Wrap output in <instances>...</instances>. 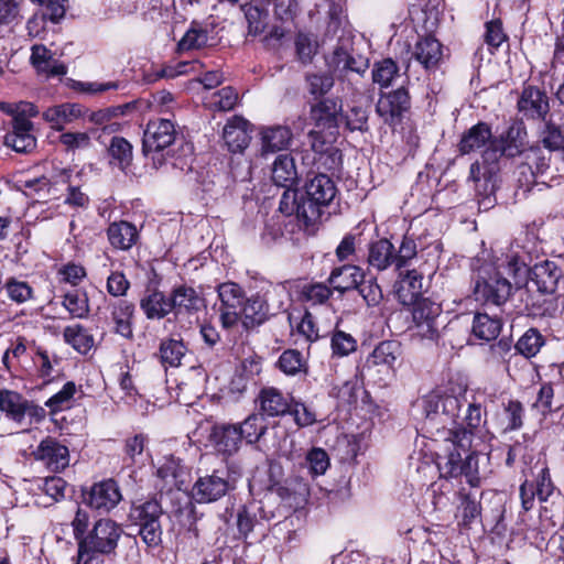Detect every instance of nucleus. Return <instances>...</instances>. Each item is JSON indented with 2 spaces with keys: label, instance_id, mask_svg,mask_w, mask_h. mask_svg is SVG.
Here are the masks:
<instances>
[{
  "label": "nucleus",
  "instance_id": "f257e3e1",
  "mask_svg": "<svg viewBox=\"0 0 564 564\" xmlns=\"http://www.w3.org/2000/svg\"><path fill=\"white\" fill-rule=\"evenodd\" d=\"M423 409L427 417L440 416L444 424L453 425L448 435L454 436V444L465 452L471 448L474 431L482 423L481 402L475 395L468 398L466 389L460 388L457 392H434L424 398Z\"/></svg>",
  "mask_w": 564,
  "mask_h": 564
},
{
  "label": "nucleus",
  "instance_id": "f03ea898",
  "mask_svg": "<svg viewBox=\"0 0 564 564\" xmlns=\"http://www.w3.org/2000/svg\"><path fill=\"white\" fill-rule=\"evenodd\" d=\"M338 189L334 180L325 173H308L303 186L301 216L304 218V230L313 234L321 221L324 208L328 207Z\"/></svg>",
  "mask_w": 564,
  "mask_h": 564
},
{
  "label": "nucleus",
  "instance_id": "7ed1b4c3",
  "mask_svg": "<svg viewBox=\"0 0 564 564\" xmlns=\"http://www.w3.org/2000/svg\"><path fill=\"white\" fill-rule=\"evenodd\" d=\"M123 529L110 518L96 520L77 547L75 564H91L99 556L116 554Z\"/></svg>",
  "mask_w": 564,
  "mask_h": 564
},
{
  "label": "nucleus",
  "instance_id": "20e7f679",
  "mask_svg": "<svg viewBox=\"0 0 564 564\" xmlns=\"http://www.w3.org/2000/svg\"><path fill=\"white\" fill-rule=\"evenodd\" d=\"M519 159L514 170L517 195L527 197L534 189L541 192L549 187L545 178L551 167V153L531 145Z\"/></svg>",
  "mask_w": 564,
  "mask_h": 564
},
{
  "label": "nucleus",
  "instance_id": "39448f33",
  "mask_svg": "<svg viewBox=\"0 0 564 564\" xmlns=\"http://www.w3.org/2000/svg\"><path fill=\"white\" fill-rule=\"evenodd\" d=\"M445 442V453L438 454L436 459L441 477L448 479L465 476L471 487H477L480 480L477 454L470 452V448L465 452L454 444V436L448 435Z\"/></svg>",
  "mask_w": 564,
  "mask_h": 564
},
{
  "label": "nucleus",
  "instance_id": "423d86ee",
  "mask_svg": "<svg viewBox=\"0 0 564 564\" xmlns=\"http://www.w3.org/2000/svg\"><path fill=\"white\" fill-rule=\"evenodd\" d=\"M530 147L523 121H514L482 150L481 159L486 163L498 164L502 156L508 159L520 158Z\"/></svg>",
  "mask_w": 564,
  "mask_h": 564
},
{
  "label": "nucleus",
  "instance_id": "0eeeda50",
  "mask_svg": "<svg viewBox=\"0 0 564 564\" xmlns=\"http://www.w3.org/2000/svg\"><path fill=\"white\" fill-rule=\"evenodd\" d=\"M512 290V283L491 265L479 268L474 278V297L485 305H503Z\"/></svg>",
  "mask_w": 564,
  "mask_h": 564
},
{
  "label": "nucleus",
  "instance_id": "6e6552de",
  "mask_svg": "<svg viewBox=\"0 0 564 564\" xmlns=\"http://www.w3.org/2000/svg\"><path fill=\"white\" fill-rule=\"evenodd\" d=\"M162 506L156 499L132 503L130 507L128 519L139 528L138 534L149 547H158L162 543Z\"/></svg>",
  "mask_w": 564,
  "mask_h": 564
},
{
  "label": "nucleus",
  "instance_id": "1a4fd4ad",
  "mask_svg": "<svg viewBox=\"0 0 564 564\" xmlns=\"http://www.w3.org/2000/svg\"><path fill=\"white\" fill-rule=\"evenodd\" d=\"M176 129L169 119H156L148 122L143 133L142 149L151 159L155 167L165 163V155L170 154V147L175 142Z\"/></svg>",
  "mask_w": 564,
  "mask_h": 564
},
{
  "label": "nucleus",
  "instance_id": "9d476101",
  "mask_svg": "<svg viewBox=\"0 0 564 564\" xmlns=\"http://www.w3.org/2000/svg\"><path fill=\"white\" fill-rule=\"evenodd\" d=\"M0 411L7 419L19 425L31 426L42 422L46 416L43 406L8 389L0 390Z\"/></svg>",
  "mask_w": 564,
  "mask_h": 564
},
{
  "label": "nucleus",
  "instance_id": "9b49d317",
  "mask_svg": "<svg viewBox=\"0 0 564 564\" xmlns=\"http://www.w3.org/2000/svg\"><path fill=\"white\" fill-rule=\"evenodd\" d=\"M220 300L219 319L226 329L238 325L242 317L246 294L242 288L235 282H225L217 288Z\"/></svg>",
  "mask_w": 564,
  "mask_h": 564
},
{
  "label": "nucleus",
  "instance_id": "f8f14e48",
  "mask_svg": "<svg viewBox=\"0 0 564 564\" xmlns=\"http://www.w3.org/2000/svg\"><path fill=\"white\" fill-rule=\"evenodd\" d=\"M410 109L411 97L404 87L381 94L376 105L377 115L392 129L403 122Z\"/></svg>",
  "mask_w": 564,
  "mask_h": 564
},
{
  "label": "nucleus",
  "instance_id": "ddd939ff",
  "mask_svg": "<svg viewBox=\"0 0 564 564\" xmlns=\"http://www.w3.org/2000/svg\"><path fill=\"white\" fill-rule=\"evenodd\" d=\"M517 110L521 120L545 121L550 113V99L546 91L533 85L524 86L517 100Z\"/></svg>",
  "mask_w": 564,
  "mask_h": 564
},
{
  "label": "nucleus",
  "instance_id": "4468645a",
  "mask_svg": "<svg viewBox=\"0 0 564 564\" xmlns=\"http://www.w3.org/2000/svg\"><path fill=\"white\" fill-rule=\"evenodd\" d=\"M341 110L343 104L339 98H322L311 106L310 119L316 129L326 131L329 138L336 139Z\"/></svg>",
  "mask_w": 564,
  "mask_h": 564
},
{
  "label": "nucleus",
  "instance_id": "2eb2a0df",
  "mask_svg": "<svg viewBox=\"0 0 564 564\" xmlns=\"http://www.w3.org/2000/svg\"><path fill=\"white\" fill-rule=\"evenodd\" d=\"M85 502L100 513H109L122 500V494L115 479L95 482L84 496Z\"/></svg>",
  "mask_w": 564,
  "mask_h": 564
},
{
  "label": "nucleus",
  "instance_id": "dca6fc26",
  "mask_svg": "<svg viewBox=\"0 0 564 564\" xmlns=\"http://www.w3.org/2000/svg\"><path fill=\"white\" fill-rule=\"evenodd\" d=\"M292 395L275 387H263L254 402L259 413L264 417H281L286 415L292 406Z\"/></svg>",
  "mask_w": 564,
  "mask_h": 564
},
{
  "label": "nucleus",
  "instance_id": "f3484780",
  "mask_svg": "<svg viewBox=\"0 0 564 564\" xmlns=\"http://www.w3.org/2000/svg\"><path fill=\"white\" fill-rule=\"evenodd\" d=\"M3 144L17 153H31L36 148L33 122L24 120L22 117L12 118L10 130L3 138Z\"/></svg>",
  "mask_w": 564,
  "mask_h": 564
},
{
  "label": "nucleus",
  "instance_id": "a211bd4d",
  "mask_svg": "<svg viewBox=\"0 0 564 564\" xmlns=\"http://www.w3.org/2000/svg\"><path fill=\"white\" fill-rule=\"evenodd\" d=\"M285 288L282 284L272 285L265 291L264 295L259 293L252 295L250 299L245 300L242 315L245 317L243 325L249 327L250 325H260L264 323L275 312L271 310L268 303V296L270 294L284 293Z\"/></svg>",
  "mask_w": 564,
  "mask_h": 564
},
{
  "label": "nucleus",
  "instance_id": "6ab92c4d",
  "mask_svg": "<svg viewBox=\"0 0 564 564\" xmlns=\"http://www.w3.org/2000/svg\"><path fill=\"white\" fill-rule=\"evenodd\" d=\"M398 280L394 284V293L399 302L403 305H412L419 302L424 292L423 273L416 269H401Z\"/></svg>",
  "mask_w": 564,
  "mask_h": 564
},
{
  "label": "nucleus",
  "instance_id": "aec40b11",
  "mask_svg": "<svg viewBox=\"0 0 564 564\" xmlns=\"http://www.w3.org/2000/svg\"><path fill=\"white\" fill-rule=\"evenodd\" d=\"M230 489L228 478L214 471L210 475L200 476L192 488L193 498L199 503H208L219 500Z\"/></svg>",
  "mask_w": 564,
  "mask_h": 564
},
{
  "label": "nucleus",
  "instance_id": "412c9836",
  "mask_svg": "<svg viewBox=\"0 0 564 564\" xmlns=\"http://www.w3.org/2000/svg\"><path fill=\"white\" fill-rule=\"evenodd\" d=\"M34 458L42 462L51 471L58 473L69 464V451L53 437H45L33 452Z\"/></svg>",
  "mask_w": 564,
  "mask_h": 564
},
{
  "label": "nucleus",
  "instance_id": "4be33fe9",
  "mask_svg": "<svg viewBox=\"0 0 564 564\" xmlns=\"http://www.w3.org/2000/svg\"><path fill=\"white\" fill-rule=\"evenodd\" d=\"M402 346L398 340H383L379 343L372 352L367 357L365 367L372 369L383 367L387 370H394L402 360Z\"/></svg>",
  "mask_w": 564,
  "mask_h": 564
},
{
  "label": "nucleus",
  "instance_id": "5701e85b",
  "mask_svg": "<svg viewBox=\"0 0 564 564\" xmlns=\"http://www.w3.org/2000/svg\"><path fill=\"white\" fill-rule=\"evenodd\" d=\"M209 440L215 449L224 456L236 454L242 443L238 424L223 423L213 426Z\"/></svg>",
  "mask_w": 564,
  "mask_h": 564
},
{
  "label": "nucleus",
  "instance_id": "b1692460",
  "mask_svg": "<svg viewBox=\"0 0 564 564\" xmlns=\"http://www.w3.org/2000/svg\"><path fill=\"white\" fill-rule=\"evenodd\" d=\"M329 65L341 72L362 74L368 68V59L354 55L349 40H340L332 53Z\"/></svg>",
  "mask_w": 564,
  "mask_h": 564
},
{
  "label": "nucleus",
  "instance_id": "393cba45",
  "mask_svg": "<svg viewBox=\"0 0 564 564\" xmlns=\"http://www.w3.org/2000/svg\"><path fill=\"white\" fill-rule=\"evenodd\" d=\"M412 56L426 72H435L443 61V45L432 35L421 37L413 47Z\"/></svg>",
  "mask_w": 564,
  "mask_h": 564
},
{
  "label": "nucleus",
  "instance_id": "a878e982",
  "mask_svg": "<svg viewBox=\"0 0 564 564\" xmlns=\"http://www.w3.org/2000/svg\"><path fill=\"white\" fill-rule=\"evenodd\" d=\"M562 276L561 268L550 260L535 263L530 270L531 281L542 294H554Z\"/></svg>",
  "mask_w": 564,
  "mask_h": 564
},
{
  "label": "nucleus",
  "instance_id": "bb28decb",
  "mask_svg": "<svg viewBox=\"0 0 564 564\" xmlns=\"http://www.w3.org/2000/svg\"><path fill=\"white\" fill-rule=\"evenodd\" d=\"M308 139L312 150L321 154L322 165L330 171L339 170L341 166V152L334 147L327 145L336 139L329 138L326 131L319 129L311 131Z\"/></svg>",
  "mask_w": 564,
  "mask_h": 564
},
{
  "label": "nucleus",
  "instance_id": "cd10ccee",
  "mask_svg": "<svg viewBox=\"0 0 564 564\" xmlns=\"http://www.w3.org/2000/svg\"><path fill=\"white\" fill-rule=\"evenodd\" d=\"M85 115L86 110L79 104L64 102L48 107L43 111L42 118L51 124L52 129L62 132L67 124L76 121Z\"/></svg>",
  "mask_w": 564,
  "mask_h": 564
},
{
  "label": "nucleus",
  "instance_id": "c85d7f7f",
  "mask_svg": "<svg viewBox=\"0 0 564 564\" xmlns=\"http://www.w3.org/2000/svg\"><path fill=\"white\" fill-rule=\"evenodd\" d=\"M292 139L293 133L288 126L274 124L262 127L260 130L261 152L267 154L286 150Z\"/></svg>",
  "mask_w": 564,
  "mask_h": 564
},
{
  "label": "nucleus",
  "instance_id": "c756f323",
  "mask_svg": "<svg viewBox=\"0 0 564 564\" xmlns=\"http://www.w3.org/2000/svg\"><path fill=\"white\" fill-rule=\"evenodd\" d=\"M494 139L490 126L480 121L463 133L458 143V151L464 155L480 149L485 150Z\"/></svg>",
  "mask_w": 564,
  "mask_h": 564
},
{
  "label": "nucleus",
  "instance_id": "7c9ffc66",
  "mask_svg": "<svg viewBox=\"0 0 564 564\" xmlns=\"http://www.w3.org/2000/svg\"><path fill=\"white\" fill-rule=\"evenodd\" d=\"M249 127L250 123L241 117H234L226 123L223 138L229 151L242 152L249 145L251 140Z\"/></svg>",
  "mask_w": 564,
  "mask_h": 564
},
{
  "label": "nucleus",
  "instance_id": "2f4dec72",
  "mask_svg": "<svg viewBox=\"0 0 564 564\" xmlns=\"http://www.w3.org/2000/svg\"><path fill=\"white\" fill-rule=\"evenodd\" d=\"M368 267L382 272L390 268L395 267V248L393 243L387 239L381 238L368 245L367 254Z\"/></svg>",
  "mask_w": 564,
  "mask_h": 564
},
{
  "label": "nucleus",
  "instance_id": "473e14b6",
  "mask_svg": "<svg viewBox=\"0 0 564 564\" xmlns=\"http://www.w3.org/2000/svg\"><path fill=\"white\" fill-rule=\"evenodd\" d=\"M107 237L115 249L127 251L138 242L139 231L133 224L120 220L108 226Z\"/></svg>",
  "mask_w": 564,
  "mask_h": 564
},
{
  "label": "nucleus",
  "instance_id": "72a5a7b5",
  "mask_svg": "<svg viewBox=\"0 0 564 564\" xmlns=\"http://www.w3.org/2000/svg\"><path fill=\"white\" fill-rule=\"evenodd\" d=\"M364 278L365 273L361 268L354 264H344L335 268L327 281L334 290L344 293L357 289Z\"/></svg>",
  "mask_w": 564,
  "mask_h": 564
},
{
  "label": "nucleus",
  "instance_id": "f704fd0d",
  "mask_svg": "<svg viewBox=\"0 0 564 564\" xmlns=\"http://www.w3.org/2000/svg\"><path fill=\"white\" fill-rule=\"evenodd\" d=\"M31 64L39 73L48 77L63 76L67 73V67L53 57L52 52L42 44H35L31 48Z\"/></svg>",
  "mask_w": 564,
  "mask_h": 564
},
{
  "label": "nucleus",
  "instance_id": "c9c22d12",
  "mask_svg": "<svg viewBox=\"0 0 564 564\" xmlns=\"http://www.w3.org/2000/svg\"><path fill=\"white\" fill-rule=\"evenodd\" d=\"M172 312L176 314L197 312L203 305V297L191 286L180 285L171 292Z\"/></svg>",
  "mask_w": 564,
  "mask_h": 564
},
{
  "label": "nucleus",
  "instance_id": "e433bc0d",
  "mask_svg": "<svg viewBox=\"0 0 564 564\" xmlns=\"http://www.w3.org/2000/svg\"><path fill=\"white\" fill-rule=\"evenodd\" d=\"M134 313L133 303L127 300H119L111 304V321L115 324V333L124 338H132V317Z\"/></svg>",
  "mask_w": 564,
  "mask_h": 564
},
{
  "label": "nucleus",
  "instance_id": "4c0bfd02",
  "mask_svg": "<svg viewBox=\"0 0 564 564\" xmlns=\"http://www.w3.org/2000/svg\"><path fill=\"white\" fill-rule=\"evenodd\" d=\"M140 307L149 319H161L172 312L171 297L159 290L150 291L140 301Z\"/></svg>",
  "mask_w": 564,
  "mask_h": 564
},
{
  "label": "nucleus",
  "instance_id": "58836bf2",
  "mask_svg": "<svg viewBox=\"0 0 564 564\" xmlns=\"http://www.w3.org/2000/svg\"><path fill=\"white\" fill-rule=\"evenodd\" d=\"M272 181L275 185L291 188L297 181L295 161L290 154H280L272 165Z\"/></svg>",
  "mask_w": 564,
  "mask_h": 564
},
{
  "label": "nucleus",
  "instance_id": "ea45409f",
  "mask_svg": "<svg viewBox=\"0 0 564 564\" xmlns=\"http://www.w3.org/2000/svg\"><path fill=\"white\" fill-rule=\"evenodd\" d=\"M186 352L187 347L183 339L169 337L161 340L156 356L161 365L166 369L167 367H180Z\"/></svg>",
  "mask_w": 564,
  "mask_h": 564
},
{
  "label": "nucleus",
  "instance_id": "a19ab883",
  "mask_svg": "<svg viewBox=\"0 0 564 564\" xmlns=\"http://www.w3.org/2000/svg\"><path fill=\"white\" fill-rule=\"evenodd\" d=\"M276 492L290 508H299L307 501L310 488L303 479L294 478L279 486Z\"/></svg>",
  "mask_w": 564,
  "mask_h": 564
},
{
  "label": "nucleus",
  "instance_id": "79ce46f5",
  "mask_svg": "<svg viewBox=\"0 0 564 564\" xmlns=\"http://www.w3.org/2000/svg\"><path fill=\"white\" fill-rule=\"evenodd\" d=\"M213 29L198 22H192L191 28L178 42L180 51L199 50L209 44Z\"/></svg>",
  "mask_w": 564,
  "mask_h": 564
},
{
  "label": "nucleus",
  "instance_id": "37998d69",
  "mask_svg": "<svg viewBox=\"0 0 564 564\" xmlns=\"http://www.w3.org/2000/svg\"><path fill=\"white\" fill-rule=\"evenodd\" d=\"M543 127L539 131L540 142L543 145V150L551 153L553 151H560L564 149V129L561 124L556 123L551 118H545Z\"/></svg>",
  "mask_w": 564,
  "mask_h": 564
},
{
  "label": "nucleus",
  "instance_id": "c03bdc74",
  "mask_svg": "<svg viewBox=\"0 0 564 564\" xmlns=\"http://www.w3.org/2000/svg\"><path fill=\"white\" fill-rule=\"evenodd\" d=\"M502 323L497 317H491L486 313H476L473 321V334L482 340L490 341L500 334Z\"/></svg>",
  "mask_w": 564,
  "mask_h": 564
},
{
  "label": "nucleus",
  "instance_id": "a18cd8bd",
  "mask_svg": "<svg viewBox=\"0 0 564 564\" xmlns=\"http://www.w3.org/2000/svg\"><path fill=\"white\" fill-rule=\"evenodd\" d=\"M267 429L264 416L260 413H251L242 423L238 424L241 438L249 444L257 443L265 434Z\"/></svg>",
  "mask_w": 564,
  "mask_h": 564
},
{
  "label": "nucleus",
  "instance_id": "49530a36",
  "mask_svg": "<svg viewBox=\"0 0 564 564\" xmlns=\"http://www.w3.org/2000/svg\"><path fill=\"white\" fill-rule=\"evenodd\" d=\"M67 344L80 354H87L94 346V337L82 325L67 326L63 333Z\"/></svg>",
  "mask_w": 564,
  "mask_h": 564
},
{
  "label": "nucleus",
  "instance_id": "de8ad7c7",
  "mask_svg": "<svg viewBox=\"0 0 564 564\" xmlns=\"http://www.w3.org/2000/svg\"><path fill=\"white\" fill-rule=\"evenodd\" d=\"M62 304L73 318H86L89 315V301L84 291L73 290L65 293Z\"/></svg>",
  "mask_w": 564,
  "mask_h": 564
},
{
  "label": "nucleus",
  "instance_id": "09e8293b",
  "mask_svg": "<svg viewBox=\"0 0 564 564\" xmlns=\"http://www.w3.org/2000/svg\"><path fill=\"white\" fill-rule=\"evenodd\" d=\"M59 360L61 359L55 354L50 352L43 347H36L33 362L36 367L39 377L44 380V383L52 381L54 367L59 364Z\"/></svg>",
  "mask_w": 564,
  "mask_h": 564
},
{
  "label": "nucleus",
  "instance_id": "8fccbe9b",
  "mask_svg": "<svg viewBox=\"0 0 564 564\" xmlns=\"http://www.w3.org/2000/svg\"><path fill=\"white\" fill-rule=\"evenodd\" d=\"M76 391L75 382L67 381L58 392L46 400L45 406L48 408L50 414L55 415L70 409Z\"/></svg>",
  "mask_w": 564,
  "mask_h": 564
},
{
  "label": "nucleus",
  "instance_id": "3c124183",
  "mask_svg": "<svg viewBox=\"0 0 564 564\" xmlns=\"http://www.w3.org/2000/svg\"><path fill=\"white\" fill-rule=\"evenodd\" d=\"M333 294V290L325 283H306L301 286L299 297L302 302L311 305H322L326 303Z\"/></svg>",
  "mask_w": 564,
  "mask_h": 564
},
{
  "label": "nucleus",
  "instance_id": "603ef678",
  "mask_svg": "<svg viewBox=\"0 0 564 564\" xmlns=\"http://www.w3.org/2000/svg\"><path fill=\"white\" fill-rule=\"evenodd\" d=\"M544 345V337L536 328L528 329L517 341L516 349L527 358L535 356Z\"/></svg>",
  "mask_w": 564,
  "mask_h": 564
},
{
  "label": "nucleus",
  "instance_id": "864d4df0",
  "mask_svg": "<svg viewBox=\"0 0 564 564\" xmlns=\"http://www.w3.org/2000/svg\"><path fill=\"white\" fill-rule=\"evenodd\" d=\"M305 82L308 93L315 98H323L334 87V77L328 73H307Z\"/></svg>",
  "mask_w": 564,
  "mask_h": 564
},
{
  "label": "nucleus",
  "instance_id": "5fc2aeb1",
  "mask_svg": "<svg viewBox=\"0 0 564 564\" xmlns=\"http://www.w3.org/2000/svg\"><path fill=\"white\" fill-rule=\"evenodd\" d=\"M399 75V67L391 58H384L375 63L372 68V80L381 88L389 87Z\"/></svg>",
  "mask_w": 564,
  "mask_h": 564
},
{
  "label": "nucleus",
  "instance_id": "6e6d98bb",
  "mask_svg": "<svg viewBox=\"0 0 564 564\" xmlns=\"http://www.w3.org/2000/svg\"><path fill=\"white\" fill-rule=\"evenodd\" d=\"M108 153L117 161L120 169L124 170L132 161V145L122 137H113L110 141Z\"/></svg>",
  "mask_w": 564,
  "mask_h": 564
},
{
  "label": "nucleus",
  "instance_id": "4d7b16f0",
  "mask_svg": "<svg viewBox=\"0 0 564 564\" xmlns=\"http://www.w3.org/2000/svg\"><path fill=\"white\" fill-rule=\"evenodd\" d=\"M305 361L301 351L296 349L284 350L278 360L279 369L288 375L295 376L302 370H305Z\"/></svg>",
  "mask_w": 564,
  "mask_h": 564
},
{
  "label": "nucleus",
  "instance_id": "13d9d810",
  "mask_svg": "<svg viewBox=\"0 0 564 564\" xmlns=\"http://www.w3.org/2000/svg\"><path fill=\"white\" fill-rule=\"evenodd\" d=\"M413 308V323H432L437 324V319L442 313V308L438 304L423 299L416 303Z\"/></svg>",
  "mask_w": 564,
  "mask_h": 564
},
{
  "label": "nucleus",
  "instance_id": "bf43d9fd",
  "mask_svg": "<svg viewBox=\"0 0 564 564\" xmlns=\"http://www.w3.org/2000/svg\"><path fill=\"white\" fill-rule=\"evenodd\" d=\"M341 120L349 131H368V111L361 106H352L345 112L341 110Z\"/></svg>",
  "mask_w": 564,
  "mask_h": 564
},
{
  "label": "nucleus",
  "instance_id": "052dcab7",
  "mask_svg": "<svg viewBox=\"0 0 564 564\" xmlns=\"http://www.w3.org/2000/svg\"><path fill=\"white\" fill-rule=\"evenodd\" d=\"M237 100L238 94L232 87L227 86L214 93L207 100L206 105L213 110L229 111L234 109Z\"/></svg>",
  "mask_w": 564,
  "mask_h": 564
},
{
  "label": "nucleus",
  "instance_id": "680f3d73",
  "mask_svg": "<svg viewBox=\"0 0 564 564\" xmlns=\"http://www.w3.org/2000/svg\"><path fill=\"white\" fill-rule=\"evenodd\" d=\"M459 505L457 511L462 518L464 525H469L476 518L480 516V503L476 497L470 494H466L464 490L458 492Z\"/></svg>",
  "mask_w": 564,
  "mask_h": 564
},
{
  "label": "nucleus",
  "instance_id": "e2e57ef3",
  "mask_svg": "<svg viewBox=\"0 0 564 564\" xmlns=\"http://www.w3.org/2000/svg\"><path fill=\"white\" fill-rule=\"evenodd\" d=\"M300 207H302V196L297 195V191L285 188L280 199L279 210L286 216L295 215L300 226L304 229V218L300 214Z\"/></svg>",
  "mask_w": 564,
  "mask_h": 564
},
{
  "label": "nucleus",
  "instance_id": "0e129e2a",
  "mask_svg": "<svg viewBox=\"0 0 564 564\" xmlns=\"http://www.w3.org/2000/svg\"><path fill=\"white\" fill-rule=\"evenodd\" d=\"M58 142L66 152H76L88 149L91 145V138L88 132L66 131L61 133Z\"/></svg>",
  "mask_w": 564,
  "mask_h": 564
},
{
  "label": "nucleus",
  "instance_id": "69168bd1",
  "mask_svg": "<svg viewBox=\"0 0 564 564\" xmlns=\"http://www.w3.org/2000/svg\"><path fill=\"white\" fill-rule=\"evenodd\" d=\"M288 414L293 416L294 423L299 427H307L317 422L314 409L294 398H292V406Z\"/></svg>",
  "mask_w": 564,
  "mask_h": 564
},
{
  "label": "nucleus",
  "instance_id": "338daca9",
  "mask_svg": "<svg viewBox=\"0 0 564 564\" xmlns=\"http://www.w3.org/2000/svg\"><path fill=\"white\" fill-rule=\"evenodd\" d=\"M4 289L9 299L17 304L25 303L33 297L32 286L28 282L15 278L8 279Z\"/></svg>",
  "mask_w": 564,
  "mask_h": 564
},
{
  "label": "nucleus",
  "instance_id": "774afa93",
  "mask_svg": "<svg viewBox=\"0 0 564 564\" xmlns=\"http://www.w3.org/2000/svg\"><path fill=\"white\" fill-rule=\"evenodd\" d=\"M333 354L339 357L348 356L357 349V340L348 333L336 329L332 336Z\"/></svg>",
  "mask_w": 564,
  "mask_h": 564
}]
</instances>
